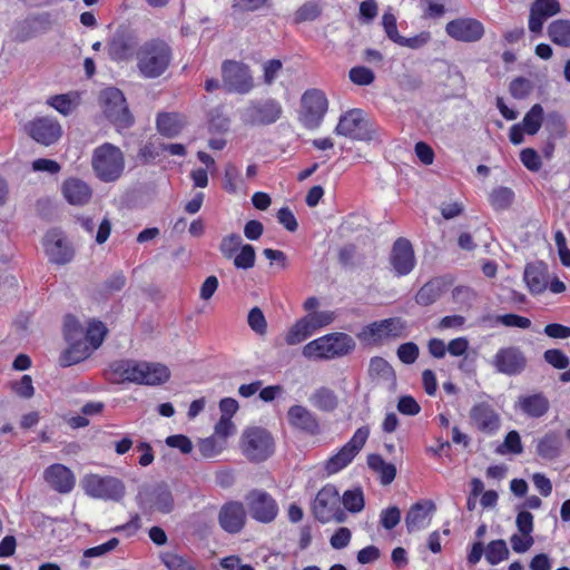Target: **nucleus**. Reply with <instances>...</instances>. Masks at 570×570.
<instances>
[{"instance_id":"1","label":"nucleus","mask_w":570,"mask_h":570,"mask_svg":"<svg viewBox=\"0 0 570 570\" xmlns=\"http://www.w3.org/2000/svg\"><path fill=\"white\" fill-rule=\"evenodd\" d=\"M109 375L116 383L158 385L168 381L170 372L167 366L159 363L119 360L110 364Z\"/></svg>"},{"instance_id":"2","label":"nucleus","mask_w":570,"mask_h":570,"mask_svg":"<svg viewBox=\"0 0 570 570\" xmlns=\"http://www.w3.org/2000/svg\"><path fill=\"white\" fill-rule=\"evenodd\" d=\"M356 344L346 333L335 332L308 342L302 351L308 360H333L354 351Z\"/></svg>"},{"instance_id":"3","label":"nucleus","mask_w":570,"mask_h":570,"mask_svg":"<svg viewBox=\"0 0 570 570\" xmlns=\"http://www.w3.org/2000/svg\"><path fill=\"white\" fill-rule=\"evenodd\" d=\"M125 164L122 150L110 142H104L92 150L91 167L94 174L104 183L118 180L124 174Z\"/></svg>"},{"instance_id":"4","label":"nucleus","mask_w":570,"mask_h":570,"mask_svg":"<svg viewBox=\"0 0 570 570\" xmlns=\"http://www.w3.org/2000/svg\"><path fill=\"white\" fill-rule=\"evenodd\" d=\"M171 50L161 40H151L142 45L137 51V67L145 78L160 77L169 67Z\"/></svg>"},{"instance_id":"5","label":"nucleus","mask_w":570,"mask_h":570,"mask_svg":"<svg viewBox=\"0 0 570 570\" xmlns=\"http://www.w3.org/2000/svg\"><path fill=\"white\" fill-rule=\"evenodd\" d=\"M85 494L98 500L120 502L126 494L125 483L111 475L88 473L80 480Z\"/></svg>"},{"instance_id":"6","label":"nucleus","mask_w":570,"mask_h":570,"mask_svg":"<svg viewBox=\"0 0 570 570\" xmlns=\"http://www.w3.org/2000/svg\"><path fill=\"white\" fill-rule=\"evenodd\" d=\"M239 114L242 121L246 125L268 126L281 119L283 107L273 98L250 100Z\"/></svg>"},{"instance_id":"7","label":"nucleus","mask_w":570,"mask_h":570,"mask_svg":"<svg viewBox=\"0 0 570 570\" xmlns=\"http://www.w3.org/2000/svg\"><path fill=\"white\" fill-rule=\"evenodd\" d=\"M335 134L353 140L370 141L375 138V127L361 109H352L342 115L335 127Z\"/></svg>"},{"instance_id":"8","label":"nucleus","mask_w":570,"mask_h":570,"mask_svg":"<svg viewBox=\"0 0 570 570\" xmlns=\"http://www.w3.org/2000/svg\"><path fill=\"white\" fill-rule=\"evenodd\" d=\"M242 450L248 460L262 462L274 453V440L263 428H248L242 436Z\"/></svg>"},{"instance_id":"9","label":"nucleus","mask_w":570,"mask_h":570,"mask_svg":"<svg viewBox=\"0 0 570 570\" xmlns=\"http://www.w3.org/2000/svg\"><path fill=\"white\" fill-rule=\"evenodd\" d=\"M314 517L322 523L333 520L343 522L345 513L341 509V499L338 491L332 484L323 487L316 494L312 504Z\"/></svg>"},{"instance_id":"10","label":"nucleus","mask_w":570,"mask_h":570,"mask_svg":"<svg viewBox=\"0 0 570 570\" xmlns=\"http://www.w3.org/2000/svg\"><path fill=\"white\" fill-rule=\"evenodd\" d=\"M100 99L106 117L119 129L132 125L134 118L129 112L124 94L117 88H107L101 91Z\"/></svg>"},{"instance_id":"11","label":"nucleus","mask_w":570,"mask_h":570,"mask_svg":"<svg viewBox=\"0 0 570 570\" xmlns=\"http://www.w3.org/2000/svg\"><path fill=\"white\" fill-rule=\"evenodd\" d=\"M406 324L399 317L385 318L373 322L363 327L357 337L367 344H376L386 338L404 336Z\"/></svg>"},{"instance_id":"12","label":"nucleus","mask_w":570,"mask_h":570,"mask_svg":"<svg viewBox=\"0 0 570 570\" xmlns=\"http://www.w3.org/2000/svg\"><path fill=\"white\" fill-rule=\"evenodd\" d=\"M368 435L370 429L367 426L357 429L351 440L343 445L336 454L327 460L325 465L327 473H337L347 466L364 446Z\"/></svg>"},{"instance_id":"13","label":"nucleus","mask_w":570,"mask_h":570,"mask_svg":"<svg viewBox=\"0 0 570 570\" xmlns=\"http://www.w3.org/2000/svg\"><path fill=\"white\" fill-rule=\"evenodd\" d=\"M327 106L328 102L323 91L318 89L305 91L302 96L299 116L302 124L308 129L317 128L327 111Z\"/></svg>"},{"instance_id":"14","label":"nucleus","mask_w":570,"mask_h":570,"mask_svg":"<svg viewBox=\"0 0 570 570\" xmlns=\"http://www.w3.org/2000/svg\"><path fill=\"white\" fill-rule=\"evenodd\" d=\"M223 83L228 91L247 94L254 87L253 76L248 66L227 60L222 66Z\"/></svg>"},{"instance_id":"15","label":"nucleus","mask_w":570,"mask_h":570,"mask_svg":"<svg viewBox=\"0 0 570 570\" xmlns=\"http://www.w3.org/2000/svg\"><path fill=\"white\" fill-rule=\"evenodd\" d=\"M245 503L250 517L261 523L273 522L278 514L275 499L263 490H253L245 497Z\"/></svg>"},{"instance_id":"16","label":"nucleus","mask_w":570,"mask_h":570,"mask_svg":"<svg viewBox=\"0 0 570 570\" xmlns=\"http://www.w3.org/2000/svg\"><path fill=\"white\" fill-rule=\"evenodd\" d=\"M42 244L46 255L51 263L66 265L72 261L75 250L60 229L53 228L48 230Z\"/></svg>"},{"instance_id":"17","label":"nucleus","mask_w":570,"mask_h":570,"mask_svg":"<svg viewBox=\"0 0 570 570\" xmlns=\"http://www.w3.org/2000/svg\"><path fill=\"white\" fill-rule=\"evenodd\" d=\"M492 365L501 374L519 375L527 367V357L520 347H502L493 356Z\"/></svg>"},{"instance_id":"18","label":"nucleus","mask_w":570,"mask_h":570,"mask_svg":"<svg viewBox=\"0 0 570 570\" xmlns=\"http://www.w3.org/2000/svg\"><path fill=\"white\" fill-rule=\"evenodd\" d=\"M140 508L149 513H169L174 508V498L166 484H158L154 489L138 494Z\"/></svg>"},{"instance_id":"19","label":"nucleus","mask_w":570,"mask_h":570,"mask_svg":"<svg viewBox=\"0 0 570 570\" xmlns=\"http://www.w3.org/2000/svg\"><path fill=\"white\" fill-rule=\"evenodd\" d=\"M484 26L474 18H458L445 26L448 36L461 42H476L484 36Z\"/></svg>"},{"instance_id":"20","label":"nucleus","mask_w":570,"mask_h":570,"mask_svg":"<svg viewBox=\"0 0 570 570\" xmlns=\"http://www.w3.org/2000/svg\"><path fill=\"white\" fill-rule=\"evenodd\" d=\"M470 422L472 426L487 435L497 433L501 425L500 415L487 402L478 403L471 407Z\"/></svg>"},{"instance_id":"21","label":"nucleus","mask_w":570,"mask_h":570,"mask_svg":"<svg viewBox=\"0 0 570 570\" xmlns=\"http://www.w3.org/2000/svg\"><path fill=\"white\" fill-rule=\"evenodd\" d=\"M27 130L32 139L45 146L58 141L62 132L59 122L49 117H40L30 121Z\"/></svg>"},{"instance_id":"22","label":"nucleus","mask_w":570,"mask_h":570,"mask_svg":"<svg viewBox=\"0 0 570 570\" xmlns=\"http://www.w3.org/2000/svg\"><path fill=\"white\" fill-rule=\"evenodd\" d=\"M390 263L396 276H405L410 274L415 266V256L411 243L405 238L395 240Z\"/></svg>"},{"instance_id":"23","label":"nucleus","mask_w":570,"mask_h":570,"mask_svg":"<svg viewBox=\"0 0 570 570\" xmlns=\"http://www.w3.org/2000/svg\"><path fill=\"white\" fill-rule=\"evenodd\" d=\"M43 479L51 489L62 494L71 492L76 484L73 472L60 463H55L46 468Z\"/></svg>"},{"instance_id":"24","label":"nucleus","mask_w":570,"mask_h":570,"mask_svg":"<svg viewBox=\"0 0 570 570\" xmlns=\"http://www.w3.org/2000/svg\"><path fill=\"white\" fill-rule=\"evenodd\" d=\"M219 525L228 533H238L246 522V510L242 502L225 503L218 513Z\"/></svg>"},{"instance_id":"25","label":"nucleus","mask_w":570,"mask_h":570,"mask_svg":"<svg viewBox=\"0 0 570 570\" xmlns=\"http://www.w3.org/2000/svg\"><path fill=\"white\" fill-rule=\"evenodd\" d=\"M561 11L558 0H535L530 8L529 30L540 35L544 22Z\"/></svg>"},{"instance_id":"26","label":"nucleus","mask_w":570,"mask_h":570,"mask_svg":"<svg viewBox=\"0 0 570 570\" xmlns=\"http://www.w3.org/2000/svg\"><path fill=\"white\" fill-rule=\"evenodd\" d=\"M137 40L136 38L126 32H116L107 45L108 56L114 61H126L132 57L136 51Z\"/></svg>"},{"instance_id":"27","label":"nucleus","mask_w":570,"mask_h":570,"mask_svg":"<svg viewBox=\"0 0 570 570\" xmlns=\"http://www.w3.org/2000/svg\"><path fill=\"white\" fill-rule=\"evenodd\" d=\"M63 198L73 206H83L92 197V189L85 180L77 177L67 178L61 185Z\"/></svg>"},{"instance_id":"28","label":"nucleus","mask_w":570,"mask_h":570,"mask_svg":"<svg viewBox=\"0 0 570 570\" xmlns=\"http://www.w3.org/2000/svg\"><path fill=\"white\" fill-rule=\"evenodd\" d=\"M434 511L435 504L432 501L413 504L405 517L407 531L411 533L428 528Z\"/></svg>"},{"instance_id":"29","label":"nucleus","mask_w":570,"mask_h":570,"mask_svg":"<svg viewBox=\"0 0 570 570\" xmlns=\"http://www.w3.org/2000/svg\"><path fill=\"white\" fill-rule=\"evenodd\" d=\"M288 423L297 430L311 435L320 432V423L316 415L302 405H293L287 412Z\"/></svg>"},{"instance_id":"30","label":"nucleus","mask_w":570,"mask_h":570,"mask_svg":"<svg viewBox=\"0 0 570 570\" xmlns=\"http://www.w3.org/2000/svg\"><path fill=\"white\" fill-rule=\"evenodd\" d=\"M515 409L528 417L539 419L548 413L550 402L543 393L527 394L518 397Z\"/></svg>"},{"instance_id":"31","label":"nucleus","mask_w":570,"mask_h":570,"mask_svg":"<svg viewBox=\"0 0 570 570\" xmlns=\"http://www.w3.org/2000/svg\"><path fill=\"white\" fill-rule=\"evenodd\" d=\"M523 279L531 294L543 293L549 285L548 266L543 262L527 264L523 273Z\"/></svg>"},{"instance_id":"32","label":"nucleus","mask_w":570,"mask_h":570,"mask_svg":"<svg viewBox=\"0 0 570 570\" xmlns=\"http://www.w3.org/2000/svg\"><path fill=\"white\" fill-rule=\"evenodd\" d=\"M368 375L377 384L384 385L389 391L396 390V375L391 364L383 357H372L368 365Z\"/></svg>"},{"instance_id":"33","label":"nucleus","mask_w":570,"mask_h":570,"mask_svg":"<svg viewBox=\"0 0 570 570\" xmlns=\"http://www.w3.org/2000/svg\"><path fill=\"white\" fill-rule=\"evenodd\" d=\"M561 451L562 440L556 431H549L535 441V452L543 460H556Z\"/></svg>"},{"instance_id":"34","label":"nucleus","mask_w":570,"mask_h":570,"mask_svg":"<svg viewBox=\"0 0 570 570\" xmlns=\"http://www.w3.org/2000/svg\"><path fill=\"white\" fill-rule=\"evenodd\" d=\"M69 347L62 353L60 364L70 366L86 360L92 352L91 347L82 338L69 341Z\"/></svg>"},{"instance_id":"35","label":"nucleus","mask_w":570,"mask_h":570,"mask_svg":"<svg viewBox=\"0 0 570 570\" xmlns=\"http://www.w3.org/2000/svg\"><path fill=\"white\" fill-rule=\"evenodd\" d=\"M308 400L314 407L323 412H333L338 406L336 393L325 386L315 390Z\"/></svg>"},{"instance_id":"36","label":"nucleus","mask_w":570,"mask_h":570,"mask_svg":"<svg viewBox=\"0 0 570 570\" xmlns=\"http://www.w3.org/2000/svg\"><path fill=\"white\" fill-rule=\"evenodd\" d=\"M184 127L183 118L178 114L164 112L157 117L158 131L168 138L177 136Z\"/></svg>"},{"instance_id":"37","label":"nucleus","mask_w":570,"mask_h":570,"mask_svg":"<svg viewBox=\"0 0 570 570\" xmlns=\"http://www.w3.org/2000/svg\"><path fill=\"white\" fill-rule=\"evenodd\" d=\"M548 36L550 40L560 46L570 47V20L558 19L548 27Z\"/></svg>"},{"instance_id":"38","label":"nucleus","mask_w":570,"mask_h":570,"mask_svg":"<svg viewBox=\"0 0 570 570\" xmlns=\"http://www.w3.org/2000/svg\"><path fill=\"white\" fill-rule=\"evenodd\" d=\"M483 323H489L490 326H495L498 324H502L507 327H518V328H529L531 326V321L528 317L520 316L517 314H504L498 316H483Z\"/></svg>"},{"instance_id":"39","label":"nucleus","mask_w":570,"mask_h":570,"mask_svg":"<svg viewBox=\"0 0 570 570\" xmlns=\"http://www.w3.org/2000/svg\"><path fill=\"white\" fill-rule=\"evenodd\" d=\"M335 318L334 312L331 311H320V312H311L304 317L302 321L306 325L307 330L311 331V335H313L317 330L330 325Z\"/></svg>"},{"instance_id":"40","label":"nucleus","mask_w":570,"mask_h":570,"mask_svg":"<svg viewBox=\"0 0 570 570\" xmlns=\"http://www.w3.org/2000/svg\"><path fill=\"white\" fill-rule=\"evenodd\" d=\"M441 293V283L439 281H430L419 289L415 301L419 305L429 306L439 299Z\"/></svg>"},{"instance_id":"41","label":"nucleus","mask_w":570,"mask_h":570,"mask_svg":"<svg viewBox=\"0 0 570 570\" xmlns=\"http://www.w3.org/2000/svg\"><path fill=\"white\" fill-rule=\"evenodd\" d=\"M542 121L543 108L540 104H535L523 117L521 126L525 134L535 135L540 130Z\"/></svg>"},{"instance_id":"42","label":"nucleus","mask_w":570,"mask_h":570,"mask_svg":"<svg viewBox=\"0 0 570 570\" xmlns=\"http://www.w3.org/2000/svg\"><path fill=\"white\" fill-rule=\"evenodd\" d=\"M485 560L494 566L498 564L509 558V549L504 540H493L491 541L484 551Z\"/></svg>"},{"instance_id":"43","label":"nucleus","mask_w":570,"mask_h":570,"mask_svg":"<svg viewBox=\"0 0 570 570\" xmlns=\"http://www.w3.org/2000/svg\"><path fill=\"white\" fill-rule=\"evenodd\" d=\"M312 336L302 318L297 320L286 332L284 341L287 345H297Z\"/></svg>"},{"instance_id":"44","label":"nucleus","mask_w":570,"mask_h":570,"mask_svg":"<svg viewBox=\"0 0 570 570\" xmlns=\"http://www.w3.org/2000/svg\"><path fill=\"white\" fill-rule=\"evenodd\" d=\"M106 333L107 330L101 322H91L82 340L86 341L94 351L102 344Z\"/></svg>"},{"instance_id":"45","label":"nucleus","mask_w":570,"mask_h":570,"mask_svg":"<svg viewBox=\"0 0 570 570\" xmlns=\"http://www.w3.org/2000/svg\"><path fill=\"white\" fill-rule=\"evenodd\" d=\"M513 191L508 187H498L490 194L491 206L497 210L507 209L513 200Z\"/></svg>"},{"instance_id":"46","label":"nucleus","mask_w":570,"mask_h":570,"mask_svg":"<svg viewBox=\"0 0 570 570\" xmlns=\"http://www.w3.org/2000/svg\"><path fill=\"white\" fill-rule=\"evenodd\" d=\"M243 186L240 171L234 164H227L224 174V188L229 194H236Z\"/></svg>"},{"instance_id":"47","label":"nucleus","mask_w":570,"mask_h":570,"mask_svg":"<svg viewBox=\"0 0 570 570\" xmlns=\"http://www.w3.org/2000/svg\"><path fill=\"white\" fill-rule=\"evenodd\" d=\"M322 12V7L320 1L312 0L304 3L302 7L297 9L295 12V22L301 23L305 21H313L320 17Z\"/></svg>"},{"instance_id":"48","label":"nucleus","mask_w":570,"mask_h":570,"mask_svg":"<svg viewBox=\"0 0 570 570\" xmlns=\"http://www.w3.org/2000/svg\"><path fill=\"white\" fill-rule=\"evenodd\" d=\"M234 266L238 269H249L254 267L256 261L255 248L250 244H244L239 253L234 257Z\"/></svg>"},{"instance_id":"49","label":"nucleus","mask_w":570,"mask_h":570,"mask_svg":"<svg viewBox=\"0 0 570 570\" xmlns=\"http://www.w3.org/2000/svg\"><path fill=\"white\" fill-rule=\"evenodd\" d=\"M243 245L244 244L240 235L233 233L223 237L219 244V250L225 258L230 259L236 255Z\"/></svg>"},{"instance_id":"50","label":"nucleus","mask_w":570,"mask_h":570,"mask_svg":"<svg viewBox=\"0 0 570 570\" xmlns=\"http://www.w3.org/2000/svg\"><path fill=\"white\" fill-rule=\"evenodd\" d=\"M341 501L353 513L360 512L364 508V497L361 489L345 491Z\"/></svg>"},{"instance_id":"51","label":"nucleus","mask_w":570,"mask_h":570,"mask_svg":"<svg viewBox=\"0 0 570 570\" xmlns=\"http://www.w3.org/2000/svg\"><path fill=\"white\" fill-rule=\"evenodd\" d=\"M500 454H521L523 452V446L521 443L520 434L517 431H510L503 441V443L497 450Z\"/></svg>"},{"instance_id":"52","label":"nucleus","mask_w":570,"mask_h":570,"mask_svg":"<svg viewBox=\"0 0 570 570\" xmlns=\"http://www.w3.org/2000/svg\"><path fill=\"white\" fill-rule=\"evenodd\" d=\"M544 361L557 370H566L570 365V358L559 348H550L543 353Z\"/></svg>"},{"instance_id":"53","label":"nucleus","mask_w":570,"mask_h":570,"mask_svg":"<svg viewBox=\"0 0 570 570\" xmlns=\"http://www.w3.org/2000/svg\"><path fill=\"white\" fill-rule=\"evenodd\" d=\"M248 326L258 335H265L267 332V322L263 311L259 307H253L247 316Z\"/></svg>"},{"instance_id":"54","label":"nucleus","mask_w":570,"mask_h":570,"mask_svg":"<svg viewBox=\"0 0 570 570\" xmlns=\"http://www.w3.org/2000/svg\"><path fill=\"white\" fill-rule=\"evenodd\" d=\"M47 104L63 116L70 115L75 109V102L69 95L52 96L47 100Z\"/></svg>"},{"instance_id":"55","label":"nucleus","mask_w":570,"mask_h":570,"mask_svg":"<svg viewBox=\"0 0 570 570\" xmlns=\"http://www.w3.org/2000/svg\"><path fill=\"white\" fill-rule=\"evenodd\" d=\"M63 333L67 342L69 341H77L79 338H82L83 336V328L79 321L71 315H67L65 317L63 323Z\"/></svg>"},{"instance_id":"56","label":"nucleus","mask_w":570,"mask_h":570,"mask_svg":"<svg viewBox=\"0 0 570 570\" xmlns=\"http://www.w3.org/2000/svg\"><path fill=\"white\" fill-rule=\"evenodd\" d=\"M161 560L168 570H196L193 563L175 553H166Z\"/></svg>"},{"instance_id":"57","label":"nucleus","mask_w":570,"mask_h":570,"mask_svg":"<svg viewBox=\"0 0 570 570\" xmlns=\"http://www.w3.org/2000/svg\"><path fill=\"white\" fill-rule=\"evenodd\" d=\"M399 360L404 364H413L420 354L419 346L413 342L403 343L396 351Z\"/></svg>"},{"instance_id":"58","label":"nucleus","mask_w":570,"mask_h":570,"mask_svg":"<svg viewBox=\"0 0 570 570\" xmlns=\"http://www.w3.org/2000/svg\"><path fill=\"white\" fill-rule=\"evenodd\" d=\"M532 89H533V86H532L531 81L523 77L515 78L510 83V92L515 99L525 98L527 96L530 95Z\"/></svg>"},{"instance_id":"59","label":"nucleus","mask_w":570,"mask_h":570,"mask_svg":"<svg viewBox=\"0 0 570 570\" xmlns=\"http://www.w3.org/2000/svg\"><path fill=\"white\" fill-rule=\"evenodd\" d=\"M374 72L366 67H354L350 70V79L358 86H367L374 81Z\"/></svg>"},{"instance_id":"60","label":"nucleus","mask_w":570,"mask_h":570,"mask_svg":"<svg viewBox=\"0 0 570 570\" xmlns=\"http://www.w3.org/2000/svg\"><path fill=\"white\" fill-rule=\"evenodd\" d=\"M165 443L169 448L178 449L184 454H189L193 451L191 440L184 434H174L166 438Z\"/></svg>"},{"instance_id":"61","label":"nucleus","mask_w":570,"mask_h":570,"mask_svg":"<svg viewBox=\"0 0 570 570\" xmlns=\"http://www.w3.org/2000/svg\"><path fill=\"white\" fill-rule=\"evenodd\" d=\"M520 160L530 171H539L542 166L539 154L532 148L521 150Z\"/></svg>"},{"instance_id":"62","label":"nucleus","mask_w":570,"mask_h":570,"mask_svg":"<svg viewBox=\"0 0 570 570\" xmlns=\"http://www.w3.org/2000/svg\"><path fill=\"white\" fill-rule=\"evenodd\" d=\"M382 24L387 38L396 43L401 35L397 31L395 16L390 11L384 12L382 17Z\"/></svg>"},{"instance_id":"63","label":"nucleus","mask_w":570,"mask_h":570,"mask_svg":"<svg viewBox=\"0 0 570 570\" xmlns=\"http://www.w3.org/2000/svg\"><path fill=\"white\" fill-rule=\"evenodd\" d=\"M401 520V511L396 507H391L381 512V524L391 530L395 528Z\"/></svg>"},{"instance_id":"64","label":"nucleus","mask_w":570,"mask_h":570,"mask_svg":"<svg viewBox=\"0 0 570 570\" xmlns=\"http://www.w3.org/2000/svg\"><path fill=\"white\" fill-rule=\"evenodd\" d=\"M198 449L204 458L209 459L218 455L223 451V445H218L214 438H207L200 440Z\"/></svg>"}]
</instances>
